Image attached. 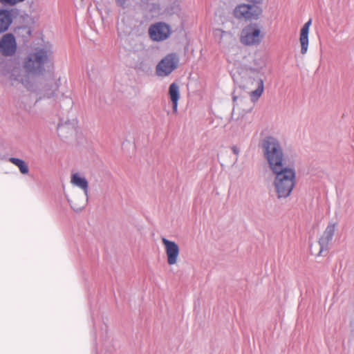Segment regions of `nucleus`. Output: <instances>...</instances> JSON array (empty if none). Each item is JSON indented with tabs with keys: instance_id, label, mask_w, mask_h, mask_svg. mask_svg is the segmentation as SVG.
Instances as JSON below:
<instances>
[{
	"instance_id": "nucleus-5",
	"label": "nucleus",
	"mask_w": 354,
	"mask_h": 354,
	"mask_svg": "<svg viewBox=\"0 0 354 354\" xmlns=\"http://www.w3.org/2000/svg\"><path fill=\"white\" fill-rule=\"evenodd\" d=\"M179 64V57L175 53L167 54L157 64L156 73L159 77H166L170 75Z\"/></svg>"
},
{
	"instance_id": "nucleus-22",
	"label": "nucleus",
	"mask_w": 354,
	"mask_h": 354,
	"mask_svg": "<svg viewBox=\"0 0 354 354\" xmlns=\"http://www.w3.org/2000/svg\"><path fill=\"white\" fill-rule=\"evenodd\" d=\"M246 1L253 3H261L263 0H246Z\"/></svg>"
},
{
	"instance_id": "nucleus-9",
	"label": "nucleus",
	"mask_w": 354,
	"mask_h": 354,
	"mask_svg": "<svg viewBox=\"0 0 354 354\" xmlns=\"http://www.w3.org/2000/svg\"><path fill=\"white\" fill-rule=\"evenodd\" d=\"M162 242L165 247L169 265H174L177 263L180 254V248L176 243L169 241L166 238H162Z\"/></svg>"
},
{
	"instance_id": "nucleus-16",
	"label": "nucleus",
	"mask_w": 354,
	"mask_h": 354,
	"mask_svg": "<svg viewBox=\"0 0 354 354\" xmlns=\"http://www.w3.org/2000/svg\"><path fill=\"white\" fill-rule=\"evenodd\" d=\"M266 66V60L261 56H256L250 67L252 72L260 73Z\"/></svg>"
},
{
	"instance_id": "nucleus-17",
	"label": "nucleus",
	"mask_w": 354,
	"mask_h": 354,
	"mask_svg": "<svg viewBox=\"0 0 354 354\" xmlns=\"http://www.w3.org/2000/svg\"><path fill=\"white\" fill-rule=\"evenodd\" d=\"M214 34L219 43L230 44L231 40L233 39V34L230 31H225L218 28L215 30Z\"/></svg>"
},
{
	"instance_id": "nucleus-6",
	"label": "nucleus",
	"mask_w": 354,
	"mask_h": 354,
	"mask_svg": "<svg viewBox=\"0 0 354 354\" xmlns=\"http://www.w3.org/2000/svg\"><path fill=\"white\" fill-rule=\"evenodd\" d=\"M262 10L258 6H253L245 3L239 4L233 11L234 17L238 19H257L261 16Z\"/></svg>"
},
{
	"instance_id": "nucleus-21",
	"label": "nucleus",
	"mask_w": 354,
	"mask_h": 354,
	"mask_svg": "<svg viewBox=\"0 0 354 354\" xmlns=\"http://www.w3.org/2000/svg\"><path fill=\"white\" fill-rule=\"evenodd\" d=\"M231 149L235 155L238 156L239 154V149L236 146H232Z\"/></svg>"
},
{
	"instance_id": "nucleus-14",
	"label": "nucleus",
	"mask_w": 354,
	"mask_h": 354,
	"mask_svg": "<svg viewBox=\"0 0 354 354\" xmlns=\"http://www.w3.org/2000/svg\"><path fill=\"white\" fill-rule=\"evenodd\" d=\"M77 122L76 120L59 123L57 127L58 133L60 136H66V134L73 133L76 131Z\"/></svg>"
},
{
	"instance_id": "nucleus-2",
	"label": "nucleus",
	"mask_w": 354,
	"mask_h": 354,
	"mask_svg": "<svg viewBox=\"0 0 354 354\" xmlns=\"http://www.w3.org/2000/svg\"><path fill=\"white\" fill-rule=\"evenodd\" d=\"M275 175L274 185L279 198H286L292 192L295 185V171L289 167H283L277 171H272Z\"/></svg>"
},
{
	"instance_id": "nucleus-8",
	"label": "nucleus",
	"mask_w": 354,
	"mask_h": 354,
	"mask_svg": "<svg viewBox=\"0 0 354 354\" xmlns=\"http://www.w3.org/2000/svg\"><path fill=\"white\" fill-rule=\"evenodd\" d=\"M17 50L15 37L11 33L5 34L0 39V52L3 55H12Z\"/></svg>"
},
{
	"instance_id": "nucleus-18",
	"label": "nucleus",
	"mask_w": 354,
	"mask_h": 354,
	"mask_svg": "<svg viewBox=\"0 0 354 354\" xmlns=\"http://www.w3.org/2000/svg\"><path fill=\"white\" fill-rule=\"evenodd\" d=\"M264 91V83L263 80L259 79L257 81V88L254 91L250 92V96L251 100L253 102H257L259 97L261 96Z\"/></svg>"
},
{
	"instance_id": "nucleus-15",
	"label": "nucleus",
	"mask_w": 354,
	"mask_h": 354,
	"mask_svg": "<svg viewBox=\"0 0 354 354\" xmlns=\"http://www.w3.org/2000/svg\"><path fill=\"white\" fill-rule=\"evenodd\" d=\"M169 95L173 105V111L174 113L178 111V102L180 98L179 86L176 83H172L169 88Z\"/></svg>"
},
{
	"instance_id": "nucleus-10",
	"label": "nucleus",
	"mask_w": 354,
	"mask_h": 354,
	"mask_svg": "<svg viewBox=\"0 0 354 354\" xmlns=\"http://www.w3.org/2000/svg\"><path fill=\"white\" fill-rule=\"evenodd\" d=\"M312 20H308L300 30L299 44L301 46L300 53L301 55H306L308 50L309 46V31Z\"/></svg>"
},
{
	"instance_id": "nucleus-12",
	"label": "nucleus",
	"mask_w": 354,
	"mask_h": 354,
	"mask_svg": "<svg viewBox=\"0 0 354 354\" xmlns=\"http://www.w3.org/2000/svg\"><path fill=\"white\" fill-rule=\"evenodd\" d=\"M12 23L10 10L0 9V34L7 31Z\"/></svg>"
},
{
	"instance_id": "nucleus-11",
	"label": "nucleus",
	"mask_w": 354,
	"mask_h": 354,
	"mask_svg": "<svg viewBox=\"0 0 354 354\" xmlns=\"http://www.w3.org/2000/svg\"><path fill=\"white\" fill-rule=\"evenodd\" d=\"M335 230V224H329L324 232H323L322 236L319 240V243L320 245V251L321 253L324 250H326L328 243L331 241L333 236L334 235Z\"/></svg>"
},
{
	"instance_id": "nucleus-19",
	"label": "nucleus",
	"mask_w": 354,
	"mask_h": 354,
	"mask_svg": "<svg viewBox=\"0 0 354 354\" xmlns=\"http://www.w3.org/2000/svg\"><path fill=\"white\" fill-rule=\"evenodd\" d=\"M10 161L17 166L22 174H26L28 172V165L24 160L16 158H10Z\"/></svg>"
},
{
	"instance_id": "nucleus-3",
	"label": "nucleus",
	"mask_w": 354,
	"mask_h": 354,
	"mask_svg": "<svg viewBox=\"0 0 354 354\" xmlns=\"http://www.w3.org/2000/svg\"><path fill=\"white\" fill-rule=\"evenodd\" d=\"M263 37V26L257 23H251L241 30L240 41L245 46H258Z\"/></svg>"
},
{
	"instance_id": "nucleus-7",
	"label": "nucleus",
	"mask_w": 354,
	"mask_h": 354,
	"mask_svg": "<svg viewBox=\"0 0 354 354\" xmlns=\"http://www.w3.org/2000/svg\"><path fill=\"white\" fill-rule=\"evenodd\" d=\"M171 33L170 26L164 22H157L149 28V35L155 41H162L169 37Z\"/></svg>"
},
{
	"instance_id": "nucleus-4",
	"label": "nucleus",
	"mask_w": 354,
	"mask_h": 354,
	"mask_svg": "<svg viewBox=\"0 0 354 354\" xmlns=\"http://www.w3.org/2000/svg\"><path fill=\"white\" fill-rule=\"evenodd\" d=\"M47 58V51L44 49H39L28 55L24 62V67L28 73H39Z\"/></svg>"
},
{
	"instance_id": "nucleus-13",
	"label": "nucleus",
	"mask_w": 354,
	"mask_h": 354,
	"mask_svg": "<svg viewBox=\"0 0 354 354\" xmlns=\"http://www.w3.org/2000/svg\"><path fill=\"white\" fill-rule=\"evenodd\" d=\"M71 183L83 190L85 196L86 197L88 196V183L84 177L82 176L78 173H75L71 176Z\"/></svg>"
},
{
	"instance_id": "nucleus-20",
	"label": "nucleus",
	"mask_w": 354,
	"mask_h": 354,
	"mask_svg": "<svg viewBox=\"0 0 354 354\" xmlns=\"http://www.w3.org/2000/svg\"><path fill=\"white\" fill-rule=\"evenodd\" d=\"M127 1L128 0H116L117 3L123 8L127 5Z\"/></svg>"
},
{
	"instance_id": "nucleus-1",
	"label": "nucleus",
	"mask_w": 354,
	"mask_h": 354,
	"mask_svg": "<svg viewBox=\"0 0 354 354\" xmlns=\"http://www.w3.org/2000/svg\"><path fill=\"white\" fill-rule=\"evenodd\" d=\"M262 148L272 171H277L285 167L282 148L276 138L271 136L266 137L263 141Z\"/></svg>"
}]
</instances>
